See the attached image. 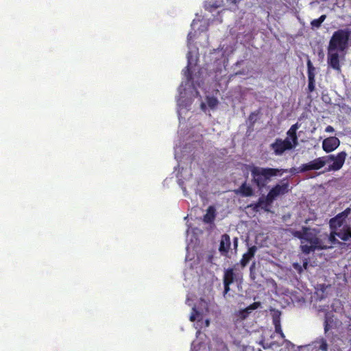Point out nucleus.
Wrapping results in <instances>:
<instances>
[{"label": "nucleus", "instance_id": "1", "mask_svg": "<svg viewBox=\"0 0 351 351\" xmlns=\"http://www.w3.org/2000/svg\"><path fill=\"white\" fill-rule=\"evenodd\" d=\"M252 182L259 189L267 187V184L276 176H282L287 173V169L262 167L253 166L250 169Z\"/></svg>", "mask_w": 351, "mask_h": 351}, {"label": "nucleus", "instance_id": "2", "mask_svg": "<svg viewBox=\"0 0 351 351\" xmlns=\"http://www.w3.org/2000/svg\"><path fill=\"white\" fill-rule=\"evenodd\" d=\"M306 230L304 244L300 245L302 252L305 254H308L315 250H327L331 248V246L325 245L322 240L319 238V230L316 228H304Z\"/></svg>", "mask_w": 351, "mask_h": 351}, {"label": "nucleus", "instance_id": "3", "mask_svg": "<svg viewBox=\"0 0 351 351\" xmlns=\"http://www.w3.org/2000/svg\"><path fill=\"white\" fill-rule=\"evenodd\" d=\"M331 248L338 245L341 249L351 248V225L346 224L339 230H330L328 235Z\"/></svg>", "mask_w": 351, "mask_h": 351}, {"label": "nucleus", "instance_id": "4", "mask_svg": "<svg viewBox=\"0 0 351 351\" xmlns=\"http://www.w3.org/2000/svg\"><path fill=\"white\" fill-rule=\"evenodd\" d=\"M350 32L347 29H339L335 32L330 40L328 50H345L348 44Z\"/></svg>", "mask_w": 351, "mask_h": 351}, {"label": "nucleus", "instance_id": "5", "mask_svg": "<svg viewBox=\"0 0 351 351\" xmlns=\"http://www.w3.org/2000/svg\"><path fill=\"white\" fill-rule=\"evenodd\" d=\"M291 191L287 178H283L280 183L274 185L267 195L268 202H274L278 196L284 195Z\"/></svg>", "mask_w": 351, "mask_h": 351}, {"label": "nucleus", "instance_id": "6", "mask_svg": "<svg viewBox=\"0 0 351 351\" xmlns=\"http://www.w3.org/2000/svg\"><path fill=\"white\" fill-rule=\"evenodd\" d=\"M351 214V208L348 207L343 211L332 217L328 222L330 230H341L347 223V219Z\"/></svg>", "mask_w": 351, "mask_h": 351}, {"label": "nucleus", "instance_id": "7", "mask_svg": "<svg viewBox=\"0 0 351 351\" xmlns=\"http://www.w3.org/2000/svg\"><path fill=\"white\" fill-rule=\"evenodd\" d=\"M347 156V154L346 152L343 151L337 154V155H328L324 156L325 161L326 163H328L331 161L333 162L329 165L328 170L330 171H338L339 170L343 165L346 158Z\"/></svg>", "mask_w": 351, "mask_h": 351}, {"label": "nucleus", "instance_id": "8", "mask_svg": "<svg viewBox=\"0 0 351 351\" xmlns=\"http://www.w3.org/2000/svg\"><path fill=\"white\" fill-rule=\"evenodd\" d=\"M293 147L294 145L292 144L289 138H286L284 140L278 138L271 144V148L276 156H281L285 151L291 150Z\"/></svg>", "mask_w": 351, "mask_h": 351}, {"label": "nucleus", "instance_id": "9", "mask_svg": "<svg viewBox=\"0 0 351 351\" xmlns=\"http://www.w3.org/2000/svg\"><path fill=\"white\" fill-rule=\"evenodd\" d=\"M324 158V156L319 157L314 159L313 160L310 161L308 163L302 164L299 167L298 172H306L311 170H319L322 169L326 164V161H325Z\"/></svg>", "mask_w": 351, "mask_h": 351}, {"label": "nucleus", "instance_id": "10", "mask_svg": "<svg viewBox=\"0 0 351 351\" xmlns=\"http://www.w3.org/2000/svg\"><path fill=\"white\" fill-rule=\"evenodd\" d=\"M307 74H308V92L312 93L315 89V68L313 66L311 61H307Z\"/></svg>", "mask_w": 351, "mask_h": 351}, {"label": "nucleus", "instance_id": "11", "mask_svg": "<svg viewBox=\"0 0 351 351\" xmlns=\"http://www.w3.org/2000/svg\"><path fill=\"white\" fill-rule=\"evenodd\" d=\"M236 275L233 268H228L224 271L223 282L224 286L223 295L227 294L230 291V286L234 282Z\"/></svg>", "mask_w": 351, "mask_h": 351}, {"label": "nucleus", "instance_id": "12", "mask_svg": "<svg viewBox=\"0 0 351 351\" xmlns=\"http://www.w3.org/2000/svg\"><path fill=\"white\" fill-rule=\"evenodd\" d=\"M340 145V141L335 136L325 138L322 142V148L326 153L335 150Z\"/></svg>", "mask_w": 351, "mask_h": 351}, {"label": "nucleus", "instance_id": "13", "mask_svg": "<svg viewBox=\"0 0 351 351\" xmlns=\"http://www.w3.org/2000/svg\"><path fill=\"white\" fill-rule=\"evenodd\" d=\"M327 62L329 66L334 70L341 71L339 56L335 50H328Z\"/></svg>", "mask_w": 351, "mask_h": 351}, {"label": "nucleus", "instance_id": "14", "mask_svg": "<svg viewBox=\"0 0 351 351\" xmlns=\"http://www.w3.org/2000/svg\"><path fill=\"white\" fill-rule=\"evenodd\" d=\"M257 250L258 247L256 245H252L250 247L247 251L243 254L242 258L240 261V265L242 267H245L249 263V262L254 257Z\"/></svg>", "mask_w": 351, "mask_h": 351}, {"label": "nucleus", "instance_id": "15", "mask_svg": "<svg viewBox=\"0 0 351 351\" xmlns=\"http://www.w3.org/2000/svg\"><path fill=\"white\" fill-rule=\"evenodd\" d=\"M230 237L227 234H223L221 237L219 250L223 256H227L230 249Z\"/></svg>", "mask_w": 351, "mask_h": 351}, {"label": "nucleus", "instance_id": "16", "mask_svg": "<svg viewBox=\"0 0 351 351\" xmlns=\"http://www.w3.org/2000/svg\"><path fill=\"white\" fill-rule=\"evenodd\" d=\"M280 315L281 313L278 310H274L272 315V322L275 327V332L280 335V337L284 339L285 337V334L282 332L281 324H280Z\"/></svg>", "mask_w": 351, "mask_h": 351}, {"label": "nucleus", "instance_id": "17", "mask_svg": "<svg viewBox=\"0 0 351 351\" xmlns=\"http://www.w3.org/2000/svg\"><path fill=\"white\" fill-rule=\"evenodd\" d=\"M234 193L242 197H251L254 195L252 187L244 182L237 189L234 190Z\"/></svg>", "mask_w": 351, "mask_h": 351}, {"label": "nucleus", "instance_id": "18", "mask_svg": "<svg viewBox=\"0 0 351 351\" xmlns=\"http://www.w3.org/2000/svg\"><path fill=\"white\" fill-rule=\"evenodd\" d=\"M216 217V209L213 206H210L206 210V213L204 215L203 221L206 223H212Z\"/></svg>", "mask_w": 351, "mask_h": 351}, {"label": "nucleus", "instance_id": "19", "mask_svg": "<svg viewBox=\"0 0 351 351\" xmlns=\"http://www.w3.org/2000/svg\"><path fill=\"white\" fill-rule=\"evenodd\" d=\"M298 128V125L297 123L291 125V127L289 128V130L287 131V137L289 138L290 141H291L292 144L294 145V147H295L298 144V139L296 131Z\"/></svg>", "mask_w": 351, "mask_h": 351}, {"label": "nucleus", "instance_id": "20", "mask_svg": "<svg viewBox=\"0 0 351 351\" xmlns=\"http://www.w3.org/2000/svg\"><path fill=\"white\" fill-rule=\"evenodd\" d=\"M314 348L316 351H328V345L324 338L317 339L314 342Z\"/></svg>", "mask_w": 351, "mask_h": 351}, {"label": "nucleus", "instance_id": "21", "mask_svg": "<svg viewBox=\"0 0 351 351\" xmlns=\"http://www.w3.org/2000/svg\"><path fill=\"white\" fill-rule=\"evenodd\" d=\"M191 56H192L191 52L189 51L186 55L187 60H188V64L186 67V69H185L184 73L189 82L193 80L192 73H191V69H190V65L191 64Z\"/></svg>", "mask_w": 351, "mask_h": 351}, {"label": "nucleus", "instance_id": "22", "mask_svg": "<svg viewBox=\"0 0 351 351\" xmlns=\"http://www.w3.org/2000/svg\"><path fill=\"white\" fill-rule=\"evenodd\" d=\"M333 318L332 316L326 315L324 318V332H328L333 326Z\"/></svg>", "mask_w": 351, "mask_h": 351}, {"label": "nucleus", "instance_id": "23", "mask_svg": "<svg viewBox=\"0 0 351 351\" xmlns=\"http://www.w3.org/2000/svg\"><path fill=\"white\" fill-rule=\"evenodd\" d=\"M304 228H307L306 226H303L302 230H293L292 231V234L294 237H296L301 240V245L304 244V240L305 237L306 230Z\"/></svg>", "mask_w": 351, "mask_h": 351}, {"label": "nucleus", "instance_id": "24", "mask_svg": "<svg viewBox=\"0 0 351 351\" xmlns=\"http://www.w3.org/2000/svg\"><path fill=\"white\" fill-rule=\"evenodd\" d=\"M273 202H268L267 200V196L265 198L260 197L258 202L255 204V207H262L265 210H267V207L271 205Z\"/></svg>", "mask_w": 351, "mask_h": 351}, {"label": "nucleus", "instance_id": "25", "mask_svg": "<svg viewBox=\"0 0 351 351\" xmlns=\"http://www.w3.org/2000/svg\"><path fill=\"white\" fill-rule=\"evenodd\" d=\"M326 16L323 14L320 16L318 19H314L311 22V25L313 28H319L322 25V23L326 19Z\"/></svg>", "mask_w": 351, "mask_h": 351}, {"label": "nucleus", "instance_id": "26", "mask_svg": "<svg viewBox=\"0 0 351 351\" xmlns=\"http://www.w3.org/2000/svg\"><path fill=\"white\" fill-rule=\"evenodd\" d=\"M206 102L210 108H215L219 104L217 99L215 97H207Z\"/></svg>", "mask_w": 351, "mask_h": 351}, {"label": "nucleus", "instance_id": "27", "mask_svg": "<svg viewBox=\"0 0 351 351\" xmlns=\"http://www.w3.org/2000/svg\"><path fill=\"white\" fill-rule=\"evenodd\" d=\"M199 315V312L196 309L195 307H193L192 308V312L191 313L189 319L191 322H195Z\"/></svg>", "mask_w": 351, "mask_h": 351}, {"label": "nucleus", "instance_id": "28", "mask_svg": "<svg viewBox=\"0 0 351 351\" xmlns=\"http://www.w3.org/2000/svg\"><path fill=\"white\" fill-rule=\"evenodd\" d=\"M261 306V303L260 302H254L252 304H250L247 308V311L248 310H255L258 308H259Z\"/></svg>", "mask_w": 351, "mask_h": 351}, {"label": "nucleus", "instance_id": "29", "mask_svg": "<svg viewBox=\"0 0 351 351\" xmlns=\"http://www.w3.org/2000/svg\"><path fill=\"white\" fill-rule=\"evenodd\" d=\"M219 6H220V5H218L217 3L210 4V2H208L206 5V9H208L210 12H212L213 10L216 9V8H219Z\"/></svg>", "mask_w": 351, "mask_h": 351}, {"label": "nucleus", "instance_id": "30", "mask_svg": "<svg viewBox=\"0 0 351 351\" xmlns=\"http://www.w3.org/2000/svg\"><path fill=\"white\" fill-rule=\"evenodd\" d=\"M238 243H239V239L237 237H234L233 239V246H234V250L237 252V247H238Z\"/></svg>", "mask_w": 351, "mask_h": 351}, {"label": "nucleus", "instance_id": "31", "mask_svg": "<svg viewBox=\"0 0 351 351\" xmlns=\"http://www.w3.org/2000/svg\"><path fill=\"white\" fill-rule=\"evenodd\" d=\"M298 171H299V168L297 169L295 167H292L289 170L287 169V172H290L293 174L299 173Z\"/></svg>", "mask_w": 351, "mask_h": 351}, {"label": "nucleus", "instance_id": "32", "mask_svg": "<svg viewBox=\"0 0 351 351\" xmlns=\"http://www.w3.org/2000/svg\"><path fill=\"white\" fill-rule=\"evenodd\" d=\"M325 131L326 132H333L335 131L333 127H332L331 125H328L326 129H325Z\"/></svg>", "mask_w": 351, "mask_h": 351}, {"label": "nucleus", "instance_id": "33", "mask_svg": "<svg viewBox=\"0 0 351 351\" xmlns=\"http://www.w3.org/2000/svg\"><path fill=\"white\" fill-rule=\"evenodd\" d=\"M256 116V114H255L254 112H252V113H251V114H250V116H249V119H250V121H253V122H254V121H255V120H254V117H255Z\"/></svg>", "mask_w": 351, "mask_h": 351}, {"label": "nucleus", "instance_id": "34", "mask_svg": "<svg viewBox=\"0 0 351 351\" xmlns=\"http://www.w3.org/2000/svg\"><path fill=\"white\" fill-rule=\"evenodd\" d=\"M241 0H227L228 2L232 4H237L239 3Z\"/></svg>", "mask_w": 351, "mask_h": 351}, {"label": "nucleus", "instance_id": "35", "mask_svg": "<svg viewBox=\"0 0 351 351\" xmlns=\"http://www.w3.org/2000/svg\"><path fill=\"white\" fill-rule=\"evenodd\" d=\"M254 267H255V263L254 262V263L251 265L250 268V274H252V271H253V269H254Z\"/></svg>", "mask_w": 351, "mask_h": 351}, {"label": "nucleus", "instance_id": "36", "mask_svg": "<svg viewBox=\"0 0 351 351\" xmlns=\"http://www.w3.org/2000/svg\"><path fill=\"white\" fill-rule=\"evenodd\" d=\"M294 267H295V269H298V268H299V269H298V271H299V272H301V271H302V267H301L298 264H295V265H294Z\"/></svg>", "mask_w": 351, "mask_h": 351}, {"label": "nucleus", "instance_id": "37", "mask_svg": "<svg viewBox=\"0 0 351 351\" xmlns=\"http://www.w3.org/2000/svg\"><path fill=\"white\" fill-rule=\"evenodd\" d=\"M192 32H189L187 36L188 40H191L192 39Z\"/></svg>", "mask_w": 351, "mask_h": 351}, {"label": "nucleus", "instance_id": "38", "mask_svg": "<svg viewBox=\"0 0 351 351\" xmlns=\"http://www.w3.org/2000/svg\"><path fill=\"white\" fill-rule=\"evenodd\" d=\"M307 265H308L307 262H305V263L303 264V266L304 267V268H306Z\"/></svg>", "mask_w": 351, "mask_h": 351}, {"label": "nucleus", "instance_id": "39", "mask_svg": "<svg viewBox=\"0 0 351 351\" xmlns=\"http://www.w3.org/2000/svg\"><path fill=\"white\" fill-rule=\"evenodd\" d=\"M206 326H208V324H209V321H208V320H206Z\"/></svg>", "mask_w": 351, "mask_h": 351}, {"label": "nucleus", "instance_id": "40", "mask_svg": "<svg viewBox=\"0 0 351 351\" xmlns=\"http://www.w3.org/2000/svg\"><path fill=\"white\" fill-rule=\"evenodd\" d=\"M239 74H242V73H241V72H237V73H236V75H239Z\"/></svg>", "mask_w": 351, "mask_h": 351}]
</instances>
